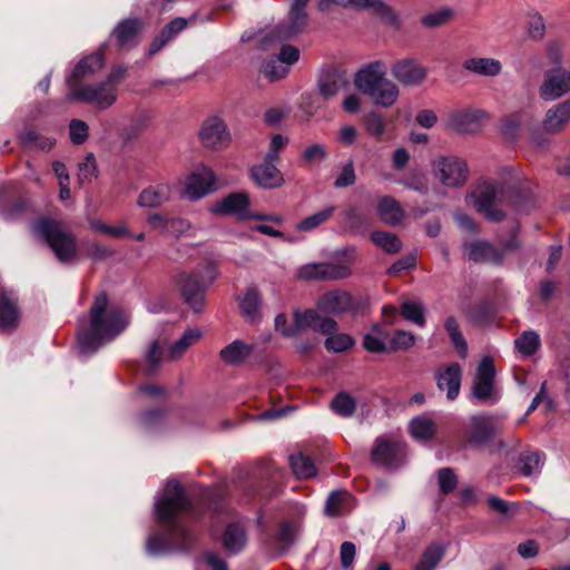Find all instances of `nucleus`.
<instances>
[{
    "label": "nucleus",
    "instance_id": "nucleus-1",
    "mask_svg": "<svg viewBox=\"0 0 570 570\" xmlns=\"http://www.w3.org/2000/svg\"><path fill=\"white\" fill-rule=\"evenodd\" d=\"M191 509L184 487L178 481H168L155 498L154 514L161 531L153 532L148 537L146 551L149 556H160L175 550L187 551L193 547L195 535L184 521V517L190 513Z\"/></svg>",
    "mask_w": 570,
    "mask_h": 570
},
{
    "label": "nucleus",
    "instance_id": "nucleus-2",
    "mask_svg": "<svg viewBox=\"0 0 570 570\" xmlns=\"http://www.w3.org/2000/svg\"><path fill=\"white\" fill-rule=\"evenodd\" d=\"M89 327L79 321L77 347L81 355L95 353L100 346L112 341L128 325L126 314L108 306V297L101 293L95 298L90 308Z\"/></svg>",
    "mask_w": 570,
    "mask_h": 570
},
{
    "label": "nucleus",
    "instance_id": "nucleus-3",
    "mask_svg": "<svg viewBox=\"0 0 570 570\" xmlns=\"http://www.w3.org/2000/svg\"><path fill=\"white\" fill-rule=\"evenodd\" d=\"M385 65L376 60L360 69L354 78L355 87L368 96L375 105L392 106L399 98L397 86L386 77Z\"/></svg>",
    "mask_w": 570,
    "mask_h": 570
},
{
    "label": "nucleus",
    "instance_id": "nucleus-4",
    "mask_svg": "<svg viewBox=\"0 0 570 570\" xmlns=\"http://www.w3.org/2000/svg\"><path fill=\"white\" fill-rule=\"evenodd\" d=\"M35 237L45 242L60 263L72 264L78 257L76 236L59 222L51 218H39L31 225Z\"/></svg>",
    "mask_w": 570,
    "mask_h": 570
},
{
    "label": "nucleus",
    "instance_id": "nucleus-5",
    "mask_svg": "<svg viewBox=\"0 0 570 570\" xmlns=\"http://www.w3.org/2000/svg\"><path fill=\"white\" fill-rule=\"evenodd\" d=\"M125 72V67H118L114 69L102 81L83 86H71L67 94V100L83 101L91 104L99 109H107L117 100V87Z\"/></svg>",
    "mask_w": 570,
    "mask_h": 570
},
{
    "label": "nucleus",
    "instance_id": "nucleus-6",
    "mask_svg": "<svg viewBox=\"0 0 570 570\" xmlns=\"http://www.w3.org/2000/svg\"><path fill=\"white\" fill-rule=\"evenodd\" d=\"M466 202L491 222H501L505 214L500 206L508 203V188L504 184L481 179L466 196Z\"/></svg>",
    "mask_w": 570,
    "mask_h": 570
},
{
    "label": "nucleus",
    "instance_id": "nucleus-7",
    "mask_svg": "<svg viewBox=\"0 0 570 570\" xmlns=\"http://www.w3.org/2000/svg\"><path fill=\"white\" fill-rule=\"evenodd\" d=\"M298 327H311L313 331L326 335L325 347L328 352L342 353L354 346V338L345 333L337 332V322L330 317L321 316L316 309H306L296 315Z\"/></svg>",
    "mask_w": 570,
    "mask_h": 570
},
{
    "label": "nucleus",
    "instance_id": "nucleus-8",
    "mask_svg": "<svg viewBox=\"0 0 570 570\" xmlns=\"http://www.w3.org/2000/svg\"><path fill=\"white\" fill-rule=\"evenodd\" d=\"M217 277V266L214 262L207 263L197 273H181L177 276V286L185 302L194 312H202L205 302V291Z\"/></svg>",
    "mask_w": 570,
    "mask_h": 570
},
{
    "label": "nucleus",
    "instance_id": "nucleus-9",
    "mask_svg": "<svg viewBox=\"0 0 570 570\" xmlns=\"http://www.w3.org/2000/svg\"><path fill=\"white\" fill-rule=\"evenodd\" d=\"M472 400L482 404L494 405L502 397V390L497 382V368L490 356H484L475 371L471 387Z\"/></svg>",
    "mask_w": 570,
    "mask_h": 570
},
{
    "label": "nucleus",
    "instance_id": "nucleus-10",
    "mask_svg": "<svg viewBox=\"0 0 570 570\" xmlns=\"http://www.w3.org/2000/svg\"><path fill=\"white\" fill-rule=\"evenodd\" d=\"M434 177L448 188L462 187L469 179L468 163L455 155H443L432 161Z\"/></svg>",
    "mask_w": 570,
    "mask_h": 570
},
{
    "label": "nucleus",
    "instance_id": "nucleus-11",
    "mask_svg": "<svg viewBox=\"0 0 570 570\" xmlns=\"http://www.w3.org/2000/svg\"><path fill=\"white\" fill-rule=\"evenodd\" d=\"M198 137L203 147L213 150L226 148L232 140L227 125L217 116L209 117L203 122Z\"/></svg>",
    "mask_w": 570,
    "mask_h": 570
},
{
    "label": "nucleus",
    "instance_id": "nucleus-12",
    "mask_svg": "<svg viewBox=\"0 0 570 570\" xmlns=\"http://www.w3.org/2000/svg\"><path fill=\"white\" fill-rule=\"evenodd\" d=\"M373 460L389 469H396L405 461L406 445L399 440L380 438L372 451Z\"/></svg>",
    "mask_w": 570,
    "mask_h": 570
},
{
    "label": "nucleus",
    "instance_id": "nucleus-13",
    "mask_svg": "<svg viewBox=\"0 0 570 570\" xmlns=\"http://www.w3.org/2000/svg\"><path fill=\"white\" fill-rule=\"evenodd\" d=\"M299 59V50L294 46H282L281 52L261 67V73L268 81H276L284 78L289 67Z\"/></svg>",
    "mask_w": 570,
    "mask_h": 570
},
{
    "label": "nucleus",
    "instance_id": "nucleus-14",
    "mask_svg": "<svg viewBox=\"0 0 570 570\" xmlns=\"http://www.w3.org/2000/svg\"><path fill=\"white\" fill-rule=\"evenodd\" d=\"M215 174L209 167L197 168L186 179L184 196L198 200L215 189Z\"/></svg>",
    "mask_w": 570,
    "mask_h": 570
},
{
    "label": "nucleus",
    "instance_id": "nucleus-15",
    "mask_svg": "<svg viewBox=\"0 0 570 570\" xmlns=\"http://www.w3.org/2000/svg\"><path fill=\"white\" fill-rule=\"evenodd\" d=\"M488 114L481 109L461 110L448 118V127L459 134H475L484 126Z\"/></svg>",
    "mask_w": 570,
    "mask_h": 570
},
{
    "label": "nucleus",
    "instance_id": "nucleus-16",
    "mask_svg": "<svg viewBox=\"0 0 570 570\" xmlns=\"http://www.w3.org/2000/svg\"><path fill=\"white\" fill-rule=\"evenodd\" d=\"M570 91V71L558 67L548 70L540 88V95L544 100H556Z\"/></svg>",
    "mask_w": 570,
    "mask_h": 570
},
{
    "label": "nucleus",
    "instance_id": "nucleus-17",
    "mask_svg": "<svg viewBox=\"0 0 570 570\" xmlns=\"http://www.w3.org/2000/svg\"><path fill=\"white\" fill-rule=\"evenodd\" d=\"M217 215H234L238 219L253 218L249 212V196L246 193H232L212 207Z\"/></svg>",
    "mask_w": 570,
    "mask_h": 570
},
{
    "label": "nucleus",
    "instance_id": "nucleus-18",
    "mask_svg": "<svg viewBox=\"0 0 570 570\" xmlns=\"http://www.w3.org/2000/svg\"><path fill=\"white\" fill-rule=\"evenodd\" d=\"M499 432V426L492 415L479 414L470 417L469 442L482 445L490 442Z\"/></svg>",
    "mask_w": 570,
    "mask_h": 570
},
{
    "label": "nucleus",
    "instance_id": "nucleus-19",
    "mask_svg": "<svg viewBox=\"0 0 570 570\" xmlns=\"http://www.w3.org/2000/svg\"><path fill=\"white\" fill-rule=\"evenodd\" d=\"M355 308L353 297L346 291L334 289L325 293L317 302V313L338 315Z\"/></svg>",
    "mask_w": 570,
    "mask_h": 570
},
{
    "label": "nucleus",
    "instance_id": "nucleus-20",
    "mask_svg": "<svg viewBox=\"0 0 570 570\" xmlns=\"http://www.w3.org/2000/svg\"><path fill=\"white\" fill-rule=\"evenodd\" d=\"M392 76L404 86H417L426 77V69L414 59H402L391 67Z\"/></svg>",
    "mask_w": 570,
    "mask_h": 570
},
{
    "label": "nucleus",
    "instance_id": "nucleus-21",
    "mask_svg": "<svg viewBox=\"0 0 570 570\" xmlns=\"http://www.w3.org/2000/svg\"><path fill=\"white\" fill-rule=\"evenodd\" d=\"M435 380L439 390L446 391L448 400H455L461 389L462 368L460 364L451 363L438 368Z\"/></svg>",
    "mask_w": 570,
    "mask_h": 570
},
{
    "label": "nucleus",
    "instance_id": "nucleus-22",
    "mask_svg": "<svg viewBox=\"0 0 570 570\" xmlns=\"http://www.w3.org/2000/svg\"><path fill=\"white\" fill-rule=\"evenodd\" d=\"M171 197V187L168 183L158 181L145 187L137 199L139 207L156 208L166 204Z\"/></svg>",
    "mask_w": 570,
    "mask_h": 570
},
{
    "label": "nucleus",
    "instance_id": "nucleus-23",
    "mask_svg": "<svg viewBox=\"0 0 570 570\" xmlns=\"http://www.w3.org/2000/svg\"><path fill=\"white\" fill-rule=\"evenodd\" d=\"M464 253L470 261L476 263L501 264L503 254L499 252L491 243L484 240H475L464 245Z\"/></svg>",
    "mask_w": 570,
    "mask_h": 570
},
{
    "label": "nucleus",
    "instance_id": "nucleus-24",
    "mask_svg": "<svg viewBox=\"0 0 570 570\" xmlns=\"http://www.w3.org/2000/svg\"><path fill=\"white\" fill-rule=\"evenodd\" d=\"M104 66V51L102 48L97 52L85 57L82 60L78 62L71 76L67 79V83L69 89L71 86H79L82 79L96 73Z\"/></svg>",
    "mask_w": 570,
    "mask_h": 570
},
{
    "label": "nucleus",
    "instance_id": "nucleus-25",
    "mask_svg": "<svg viewBox=\"0 0 570 570\" xmlns=\"http://www.w3.org/2000/svg\"><path fill=\"white\" fill-rule=\"evenodd\" d=\"M253 180L262 188L272 189L284 184V177L276 165L262 163L252 168Z\"/></svg>",
    "mask_w": 570,
    "mask_h": 570
},
{
    "label": "nucleus",
    "instance_id": "nucleus-26",
    "mask_svg": "<svg viewBox=\"0 0 570 570\" xmlns=\"http://www.w3.org/2000/svg\"><path fill=\"white\" fill-rule=\"evenodd\" d=\"M570 120V99L550 108L542 122L544 131L556 134L561 131Z\"/></svg>",
    "mask_w": 570,
    "mask_h": 570
},
{
    "label": "nucleus",
    "instance_id": "nucleus-27",
    "mask_svg": "<svg viewBox=\"0 0 570 570\" xmlns=\"http://www.w3.org/2000/svg\"><path fill=\"white\" fill-rule=\"evenodd\" d=\"M342 256L346 257L345 263H334V262H325L324 263V275L325 281H342L348 278L352 271V263L356 259V250L354 247L346 248L341 252Z\"/></svg>",
    "mask_w": 570,
    "mask_h": 570
},
{
    "label": "nucleus",
    "instance_id": "nucleus-28",
    "mask_svg": "<svg viewBox=\"0 0 570 570\" xmlns=\"http://www.w3.org/2000/svg\"><path fill=\"white\" fill-rule=\"evenodd\" d=\"M222 541L228 552L239 553L247 544V533L243 523L230 522L225 529Z\"/></svg>",
    "mask_w": 570,
    "mask_h": 570
},
{
    "label": "nucleus",
    "instance_id": "nucleus-29",
    "mask_svg": "<svg viewBox=\"0 0 570 570\" xmlns=\"http://www.w3.org/2000/svg\"><path fill=\"white\" fill-rule=\"evenodd\" d=\"M307 12L291 7L287 19L278 26L281 27V40H288L301 33L307 26Z\"/></svg>",
    "mask_w": 570,
    "mask_h": 570
},
{
    "label": "nucleus",
    "instance_id": "nucleus-30",
    "mask_svg": "<svg viewBox=\"0 0 570 570\" xmlns=\"http://www.w3.org/2000/svg\"><path fill=\"white\" fill-rule=\"evenodd\" d=\"M139 31V20L126 19L117 24L112 36L120 48H130L137 43Z\"/></svg>",
    "mask_w": 570,
    "mask_h": 570
},
{
    "label": "nucleus",
    "instance_id": "nucleus-31",
    "mask_svg": "<svg viewBox=\"0 0 570 570\" xmlns=\"http://www.w3.org/2000/svg\"><path fill=\"white\" fill-rule=\"evenodd\" d=\"M376 209L382 222L391 226L399 225L404 217V210L400 203L391 196L381 197L377 200Z\"/></svg>",
    "mask_w": 570,
    "mask_h": 570
},
{
    "label": "nucleus",
    "instance_id": "nucleus-32",
    "mask_svg": "<svg viewBox=\"0 0 570 570\" xmlns=\"http://www.w3.org/2000/svg\"><path fill=\"white\" fill-rule=\"evenodd\" d=\"M352 6L357 9H371L383 17L392 16L391 9L381 0H320V10H326L331 4Z\"/></svg>",
    "mask_w": 570,
    "mask_h": 570
},
{
    "label": "nucleus",
    "instance_id": "nucleus-33",
    "mask_svg": "<svg viewBox=\"0 0 570 570\" xmlns=\"http://www.w3.org/2000/svg\"><path fill=\"white\" fill-rule=\"evenodd\" d=\"M348 82L344 75L338 72H330L322 76L318 80L320 95L328 100L337 96L340 92L345 91Z\"/></svg>",
    "mask_w": 570,
    "mask_h": 570
},
{
    "label": "nucleus",
    "instance_id": "nucleus-34",
    "mask_svg": "<svg viewBox=\"0 0 570 570\" xmlns=\"http://www.w3.org/2000/svg\"><path fill=\"white\" fill-rule=\"evenodd\" d=\"M253 352V346L242 341H234L225 346L219 355L220 358L230 365H238L247 360Z\"/></svg>",
    "mask_w": 570,
    "mask_h": 570
},
{
    "label": "nucleus",
    "instance_id": "nucleus-35",
    "mask_svg": "<svg viewBox=\"0 0 570 570\" xmlns=\"http://www.w3.org/2000/svg\"><path fill=\"white\" fill-rule=\"evenodd\" d=\"M352 495L345 490L333 491L325 504V513L330 517H337L352 509Z\"/></svg>",
    "mask_w": 570,
    "mask_h": 570
},
{
    "label": "nucleus",
    "instance_id": "nucleus-36",
    "mask_svg": "<svg viewBox=\"0 0 570 570\" xmlns=\"http://www.w3.org/2000/svg\"><path fill=\"white\" fill-rule=\"evenodd\" d=\"M543 466V458L539 452H523L520 454L515 469L523 476L538 475Z\"/></svg>",
    "mask_w": 570,
    "mask_h": 570
},
{
    "label": "nucleus",
    "instance_id": "nucleus-37",
    "mask_svg": "<svg viewBox=\"0 0 570 570\" xmlns=\"http://www.w3.org/2000/svg\"><path fill=\"white\" fill-rule=\"evenodd\" d=\"M18 324V309L16 303L7 295H0V332L14 328Z\"/></svg>",
    "mask_w": 570,
    "mask_h": 570
},
{
    "label": "nucleus",
    "instance_id": "nucleus-38",
    "mask_svg": "<svg viewBox=\"0 0 570 570\" xmlns=\"http://www.w3.org/2000/svg\"><path fill=\"white\" fill-rule=\"evenodd\" d=\"M410 431L415 440L429 441L435 434L436 426L431 417L421 415L410 422Z\"/></svg>",
    "mask_w": 570,
    "mask_h": 570
},
{
    "label": "nucleus",
    "instance_id": "nucleus-39",
    "mask_svg": "<svg viewBox=\"0 0 570 570\" xmlns=\"http://www.w3.org/2000/svg\"><path fill=\"white\" fill-rule=\"evenodd\" d=\"M464 67L483 76H497L501 71V63L492 58H472L464 62Z\"/></svg>",
    "mask_w": 570,
    "mask_h": 570
},
{
    "label": "nucleus",
    "instance_id": "nucleus-40",
    "mask_svg": "<svg viewBox=\"0 0 570 570\" xmlns=\"http://www.w3.org/2000/svg\"><path fill=\"white\" fill-rule=\"evenodd\" d=\"M18 138L23 147L39 150H50L56 144L55 138L40 136L35 130L30 129L21 131Z\"/></svg>",
    "mask_w": 570,
    "mask_h": 570
},
{
    "label": "nucleus",
    "instance_id": "nucleus-41",
    "mask_svg": "<svg viewBox=\"0 0 570 570\" xmlns=\"http://www.w3.org/2000/svg\"><path fill=\"white\" fill-rule=\"evenodd\" d=\"M289 464L293 473L298 479H308L316 475V468L313 461L302 453L291 455Z\"/></svg>",
    "mask_w": 570,
    "mask_h": 570
},
{
    "label": "nucleus",
    "instance_id": "nucleus-42",
    "mask_svg": "<svg viewBox=\"0 0 570 570\" xmlns=\"http://www.w3.org/2000/svg\"><path fill=\"white\" fill-rule=\"evenodd\" d=\"M331 409L335 414L342 417H350L355 413L356 402L351 394L343 391L333 397Z\"/></svg>",
    "mask_w": 570,
    "mask_h": 570
},
{
    "label": "nucleus",
    "instance_id": "nucleus-43",
    "mask_svg": "<svg viewBox=\"0 0 570 570\" xmlns=\"http://www.w3.org/2000/svg\"><path fill=\"white\" fill-rule=\"evenodd\" d=\"M371 240L389 254H395L402 248L401 239L393 233L374 230Z\"/></svg>",
    "mask_w": 570,
    "mask_h": 570
},
{
    "label": "nucleus",
    "instance_id": "nucleus-44",
    "mask_svg": "<svg viewBox=\"0 0 570 570\" xmlns=\"http://www.w3.org/2000/svg\"><path fill=\"white\" fill-rule=\"evenodd\" d=\"M334 210L335 207L330 206L313 215L305 217L296 225V230L306 233L316 229L332 217Z\"/></svg>",
    "mask_w": 570,
    "mask_h": 570
},
{
    "label": "nucleus",
    "instance_id": "nucleus-45",
    "mask_svg": "<svg viewBox=\"0 0 570 570\" xmlns=\"http://www.w3.org/2000/svg\"><path fill=\"white\" fill-rule=\"evenodd\" d=\"M444 327L459 355L465 357L468 354V343L460 331L458 321L453 316H449L445 320Z\"/></svg>",
    "mask_w": 570,
    "mask_h": 570
},
{
    "label": "nucleus",
    "instance_id": "nucleus-46",
    "mask_svg": "<svg viewBox=\"0 0 570 570\" xmlns=\"http://www.w3.org/2000/svg\"><path fill=\"white\" fill-rule=\"evenodd\" d=\"M202 337V332L198 328H189L187 330L181 337L176 341L169 351V355L171 358L180 357L188 347L194 345Z\"/></svg>",
    "mask_w": 570,
    "mask_h": 570
},
{
    "label": "nucleus",
    "instance_id": "nucleus-47",
    "mask_svg": "<svg viewBox=\"0 0 570 570\" xmlns=\"http://www.w3.org/2000/svg\"><path fill=\"white\" fill-rule=\"evenodd\" d=\"M368 215L364 210L351 206L344 210V220L352 232H364L368 225Z\"/></svg>",
    "mask_w": 570,
    "mask_h": 570
},
{
    "label": "nucleus",
    "instance_id": "nucleus-48",
    "mask_svg": "<svg viewBox=\"0 0 570 570\" xmlns=\"http://www.w3.org/2000/svg\"><path fill=\"white\" fill-rule=\"evenodd\" d=\"M444 556V549L440 544H431L423 552L416 564V570H434Z\"/></svg>",
    "mask_w": 570,
    "mask_h": 570
},
{
    "label": "nucleus",
    "instance_id": "nucleus-49",
    "mask_svg": "<svg viewBox=\"0 0 570 570\" xmlns=\"http://www.w3.org/2000/svg\"><path fill=\"white\" fill-rule=\"evenodd\" d=\"M540 346V336L534 331H524L515 340L517 350L524 356L533 355Z\"/></svg>",
    "mask_w": 570,
    "mask_h": 570
},
{
    "label": "nucleus",
    "instance_id": "nucleus-50",
    "mask_svg": "<svg viewBox=\"0 0 570 570\" xmlns=\"http://www.w3.org/2000/svg\"><path fill=\"white\" fill-rule=\"evenodd\" d=\"M259 304L261 298L258 291L250 287L245 292L239 305L243 314L250 321H254L258 314Z\"/></svg>",
    "mask_w": 570,
    "mask_h": 570
},
{
    "label": "nucleus",
    "instance_id": "nucleus-51",
    "mask_svg": "<svg viewBox=\"0 0 570 570\" xmlns=\"http://www.w3.org/2000/svg\"><path fill=\"white\" fill-rule=\"evenodd\" d=\"M401 315L420 327L425 325L424 306L417 302H405L401 306Z\"/></svg>",
    "mask_w": 570,
    "mask_h": 570
},
{
    "label": "nucleus",
    "instance_id": "nucleus-52",
    "mask_svg": "<svg viewBox=\"0 0 570 570\" xmlns=\"http://www.w3.org/2000/svg\"><path fill=\"white\" fill-rule=\"evenodd\" d=\"M195 570H227V563L218 553L206 552L196 560Z\"/></svg>",
    "mask_w": 570,
    "mask_h": 570
},
{
    "label": "nucleus",
    "instance_id": "nucleus-53",
    "mask_svg": "<svg viewBox=\"0 0 570 570\" xmlns=\"http://www.w3.org/2000/svg\"><path fill=\"white\" fill-rule=\"evenodd\" d=\"M328 157L327 148L324 144L308 145L302 153V160L307 165H316Z\"/></svg>",
    "mask_w": 570,
    "mask_h": 570
},
{
    "label": "nucleus",
    "instance_id": "nucleus-54",
    "mask_svg": "<svg viewBox=\"0 0 570 570\" xmlns=\"http://www.w3.org/2000/svg\"><path fill=\"white\" fill-rule=\"evenodd\" d=\"M97 165L92 153H88L85 159L78 165V179L81 184L90 183L97 177Z\"/></svg>",
    "mask_w": 570,
    "mask_h": 570
},
{
    "label": "nucleus",
    "instance_id": "nucleus-55",
    "mask_svg": "<svg viewBox=\"0 0 570 570\" xmlns=\"http://www.w3.org/2000/svg\"><path fill=\"white\" fill-rule=\"evenodd\" d=\"M365 129L368 135L380 139L385 132L384 117L375 111L368 112L365 118Z\"/></svg>",
    "mask_w": 570,
    "mask_h": 570
},
{
    "label": "nucleus",
    "instance_id": "nucleus-56",
    "mask_svg": "<svg viewBox=\"0 0 570 570\" xmlns=\"http://www.w3.org/2000/svg\"><path fill=\"white\" fill-rule=\"evenodd\" d=\"M324 263H308L301 266L297 277L303 281H325Z\"/></svg>",
    "mask_w": 570,
    "mask_h": 570
},
{
    "label": "nucleus",
    "instance_id": "nucleus-57",
    "mask_svg": "<svg viewBox=\"0 0 570 570\" xmlns=\"http://www.w3.org/2000/svg\"><path fill=\"white\" fill-rule=\"evenodd\" d=\"M281 36H282V32H281L279 26H277L274 30H271V31L264 33L258 39L259 49L263 51H269V50H274L278 47L282 48V46H284L283 42L285 40H281L279 39Z\"/></svg>",
    "mask_w": 570,
    "mask_h": 570
},
{
    "label": "nucleus",
    "instance_id": "nucleus-58",
    "mask_svg": "<svg viewBox=\"0 0 570 570\" xmlns=\"http://www.w3.org/2000/svg\"><path fill=\"white\" fill-rule=\"evenodd\" d=\"M415 343L413 334L405 331H396L389 342V352L407 350Z\"/></svg>",
    "mask_w": 570,
    "mask_h": 570
},
{
    "label": "nucleus",
    "instance_id": "nucleus-59",
    "mask_svg": "<svg viewBox=\"0 0 570 570\" xmlns=\"http://www.w3.org/2000/svg\"><path fill=\"white\" fill-rule=\"evenodd\" d=\"M438 482L440 487V491L443 494H449L453 492V490L458 485V479L454 474L453 470L450 468L440 469L438 472Z\"/></svg>",
    "mask_w": 570,
    "mask_h": 570
},
{
    "label": "nucleus",
    "instance_id": "nucleus-60",
    "mask_svg": "<svg viewBox=\"0 0 570 570\" xmlns=\"http://www.w3.org/2000/svg\"><path fill=\"white\" fill-rule=\"evenodd\" d=\"M69 135L73 144L81 145L89 136V127L83 120L72 119L69 124Z\"/></svg>",
    "mask_w": 570,
    "mask_h": 570
},
{
    "label": "nucleus",
    "instance_id": "nucleus-61",
    "mask_svg": "<svg viewBox=\"0 0 570 570\" xmlns=\"http://www.w3.org/2000/svg\"><path fill=\"white\" fill-rule=\"evenodd\" d=\"M356 181V175L354 164L352 160L345 163L341 169V173L334 181L336 188H345L354 185Z\"/></svg>",
    "mask_w": 570,
    "mask_h": 570
},
{
    "label": "nucleus",
    "instance_id": "nucleus-62",
    "mask_svg": "<svg viewBox=\"0 0 570 570\" xmlns=\"http://www.w3.org/2000/svg\"><path fill=\"white\" fill-rule=\"evenodd\" d=\"M146 362H147V373L154 374L159 365L163 362V350L159 346L158 342L151 343L147 353H146Z\"/></svg>",
    "mask_w": 570,
    "mask_h": 570
},
{
    "label": "nucleus",
    "instance_id": "nucleus-63",
    "mask_svg": "<svg viewBox=\"0 0 570 570\" xmlns=\"http://www.w3.org/2000/svg\"><path fill=\"white\" fill-rule=\"evenodd\" d=\"M363 346L371 353L389 352V344L375 333H368L364 336Z\"/></svg>",
    "mask_w": 570,
    "mask_h": 570
},
{
    "label": "nucleus",
    "instance_id": "nucleus-64",
    "mask_svg": "<svg viewBox=\"0 0 570 570\" xmlns=\"http://www.w3.org/2000/svg\"><path fill=\"white\" fill-rule=\"evenodd\" d=\"M191 229V225L188 220L180 217H169L166 234L180 237L187 235Z\"/></svg>",
    "mask_w": 570,
    "mask_h": 570
}]
</instances>
